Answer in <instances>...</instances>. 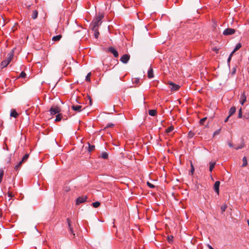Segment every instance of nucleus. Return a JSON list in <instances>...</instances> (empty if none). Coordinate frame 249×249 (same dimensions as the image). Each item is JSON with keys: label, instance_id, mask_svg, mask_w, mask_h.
Segmentation results:
<instances>
[{"label": "nucleus", "instance_id": "f257e3e1", "mask_svg": "<svg viewBox=\"0 0 249 249\" xmlns=\"http://www.w3.org/2000/svg\"><path fill=\"white\" fill-rule=\"evenodd\" d=\"M104 16L102 15L98 16L96 17L90 24V27L92 30H96V29H98V27L101 24V20L103 18Z\"/></svg>", "mask_w": 249, "mask_h": 249}, {"label": "nucleus", "instance_id": "f03ea898", "mask_svg": "<svg viewBox=\"0 0 249 249\" xmlns=\"http://www.w3.org/2000/svg\"><path fill=\"white\" fill-rule=\"evenodd\" d=\"M13 51L8 54L6 59L1 62V66L2 68L6 67L9 64L13 57Z\"/></svg>", "mask_w": 249, "mask_h": 249}, {"label": "nucleus", "instance_id": "7ed1b4c3", "mask_svg": "<svg viewBox=\"0 0 249 249\" xmlns=\"http://www.w3.org/2000/svg\"><path fill=\"white\" fill-rule=\"evenodd\" d=\"M49 111L50 112L51 115H53L56 114H58L60 111V109L59 107L57 106L52 107L50 109Z\"/></svg>", "mask_w": 249, "mask_h": 249}, {"label": "nucleus", "instance_id": "20e7f679", "mask_svg": "<svg viewBox=\"0 0 249 249\" xmlns=\"http://www.w3.org/2000/svg\"><path fill=\"white\" fill-rule=\"evenodd\" d=\"M168 85H169V88L172 91H176L180 88L179 85L176 84L172 82H169L168 83Z\"/></svg>", "mask_w": 249, "mask_h": 249}, {"label": "nucleus", "instance_id": "39448f33", "mask_svg": "<svg viewBox=\"0 0 249 249\" xmlns=\"http://www.w3.org/2000/svg\"><path fill=\"white\" fill-rule=\"evenodd\" d=\"M235 30L232 28H227L223 31V35L225 36L231 35L235 33Z\"/></svg>", "mask_w": 249, "mask_h": 249}, {"label": "nucleus", "instance_id": "423d86ee", "mask_svg": "<svg viewBox=\"0 0 249 249\" xmlns=\"http://www.w3.org/2000/svg\"><path fill=\"white\" fill-rule=\"evenodd\" d=\"M130 59V55L127 54H124L120 58V61L126 64L128 62Z\"/></svg>", "mask_w": 249, "mask_h": 249}, {"label": "nucleus", "instance_id": "0eeeda50", "mask_svg": "<svg viewBox=\"0 0 249 249\" xmlns=\"http://www.w3.org/2000/svg\"><path fill=\"white\" fill-rule=\"evenodd\" d=\"M87 199V197L86 196H79V197L77 198L76 200V204L77 205H79L81 203H84L86 201Z\"/></svg>", "mask_w": 249, "mask_h": 249}, {"label": "nucleus", "instance_id": "6e6552de", "mask_svg": "<svg viewBox=\"0 0 249 249\" xmlns=\"http://www.w3.org/2000/svg\"><path fill=\"white\" fill-rule=\"evenodd\" d=\"M108 52L112 53L115 57H117L119 55L118 52L114 49V48L111 47L108 49Z\"/></svg>", "mask_w": 249, "mask_h": 249}, {"label": "nucleus", "instance_id": "1a4fd4ad", "mask_svg": "<svg viewBox=\"0 0 249 249\" xmlns=\"http://www.w3.org/2000/svg\"><path fill=\"white\" fill-rule=\"evenodd\" d=\"M220 183V181H216L214 183V186H213L214 191L217 193V194L218 195L219 194V188Z\"/></svg>", "mask_w": 249, "mask_h": 249}, {"label": "nucleus", "instance_id": "9d476101", "mask_svg": "<svg viewBox=\"0 0 249 249\" xmlns=\"http://www.w3.org/2000/svg\"><path fill=\"white\" fill-rule=\"evenodd\" d=\"M246 101V96L245 92L243 93L240 96V103L241 105H243Z\"/></svg>", "mask_w": 249, "mask_h": 249}, {"label": "nucleus", "instance_id": "9b49d317", "mask_svg": "<svg viewBox=\"0 0 249 249\" xmlns=\"http://www.w3.org/2000/svg\"><path fill=\"white\" fill-rule=\"evenodd\" d=\"M147 76L150 79L154 77L153 71V69L151 68V67H150V68L149 69V70L148 71Z\"/></svg>", "mask_w": 249, "mask_h": 249}, {"label": "nucleus", "instance_id": "f8f14e48", "mask_svg": "<svg viewBox=\"0 0 249 249\" xmlns=\"http://www.w3.org/2000/svg\"><path fill=\"white\" fill-rule=\"evenodd\" d=\"M67 223H68V229H69L70 232L71 233H72L73 236H74L75 234L73 233L72 228L71 226V220L69 218H67Z\"/></svg>", "mask_w": 249, "mask_h": 249}, {"label": "nucleus", "instance_id": "ddd939ff", "mask_svg": "<svg viewBox=\"0 0 249 249\" xmlns=\"http://www.w3.org/2000/svg\"><path fill=\"white\" fill-rule=\"evenodd\" d=\"M82 107V106L80 105H73L72 106V108L75 111H80L81 110Z\"/></svg>", "mask_w": 249, "mask_h": 249}, {"label": "nucleus", "instance_id": "4468645a", "mask_svg": "<svg viewBox=\"0 0 249 249\" xmlns=\"http://www.w3.org/2000/svg\"><path fill=\"white\" fill-rule=\"evenodd\" d=\"M10 116L16 118L18 116V114L17 112L15 109H12L10 113Z\"/></svg>", "mask_w": 249, "mask_h": 249}, {"label": "nucleus", "instance_id": "2eb2a0df", "mask_svg": "<svg viewBox=\"0 0 249 249\" xmlns=\"http://www.w3.org/2000/svg\"><path fill=\"white\" fill-rule=\"evenodd\" d=\"M236 111V107H231L229 110V113L230 116L233 115Z\"/></svg>", "mask_w": 249, "mask_h": 249}, {"label": "nucleus", "instance_id": "dca6fc26", "mask_svg": "<svg viewBox=\"0 0 249 249\" xmlns=\"http://www.w3.org/2000/svg\"><path fill=\"white\" fill-rule=\"evenodd\" d=\"M38 16V12L36 10H34L33 11V14L32 15V18L33 19H35L37 18Z\"/></svg>", "mask_w": 249, "mask_h": 249}, {"label": "nucleus", "instance_id": "f3484780", "mask_svg": "<svg viewBox=\"0 0 249 249\" xmlns=\"http://www.w3.org/2000/svg\"><path fill=\"white\" fill-rule=\"evenodd\" d=\"M242 45L240 43H238L236 44L235 48L234 49L233 51L232 52V53H234L236 51L238 50L241 47Z\"/></svg>", "mask_w": 249, "mask_h": 249}, {"label": "nucleus", "instance_id": "a211bd4d", "mask_svg": "<svg viewBox=\"0 0 249 249\" xmlns=\"http://www.w3.org/2000/svg\"><path fill=\"white\" fill-rule=\"evenodd\" d=\"M215 164H216V162H210L209 171L210 172H212L213 171V169Z\"/></svg>", "mask_w": 249, "mask_h": 249}, {"label": "nucleus", "instance_id": "6ab92c4d", "mask_svg": "<svg viewBox=\"0 0 249 249\" xmlns=\"http://www.w3.org/2000/svg\"><path fill=\"white\" fill-rule=\"evenodd\" d=\"M149 114L152 116H155L157 114V111L155 109H150L148 111Z\"/></svg>", "mask_w": 249, "mask_h": 249}, {"label": "nucleus", "instance_id": "aec40b11", "mask_svg": "<svg viewBox=\"0 0 249 249\" xmlns=\"http://www.w3.org/2000/svg\"><path fill=\"white\" fill-rule=\"evenodd\" d=\"M62 37V36L59 35H57V36H54L53 38H52V40L54 41H59Z\"/></svg>", "mask_w": 249, "mask_h": 249}, {"label": "nucleus", "instance_id": "412c9836", "mask_svg": "<svg viewBox=\"0 0 249 249\" xmlns=\"http://www.w3.org/2000/svg\"><path fill=\"white\" fill-rule=\"evenodd\" d=\"M174 129V127L173 126H170L169 127H168L166 129V133H167V134H169L171 132H172Z\"/></svg>", "mask_w": 249, "mask_h": 249}, {"label": "nucleus", "instance_id": "4be33fe9", "mask_svg": "<svg viewBox=\"0 0 249 249\" xmlns=\"http://www.w3.org/2000/svg\"><path fill=\"white\" fill-rule=\"evenodd\" d=\"M62 116L61 114L58 113L56 116L55 120V122H58L60 121L62 119Z\"/></svg>", "mask_w": 249, "mask_h": 249}, {"label": "nucleus", "instance_id": "5701e85b", "mask_svg": "<svg viewBox=\"0 0 249 249\" xmlns=\"http://www.w3.org/2000/svg\"><path fill=\"white\" fill-rule=\"evenodd\" d=\"M22 163H23V161H22L21 160L20 161L18 162V163L15 166V169L16 170H18L20 168V167L21 165H22Z\"/></svg>", "mask_w": 249, "mask_h": 249}, {"label": "nucleus", "instance_id": "b1692460", "mask_svg": "<svg viewBox=\"0 0 249 249\" xmlns=\"http://www.w3.org/2000/svg\"><path fill=\"white\" fill-rule=\"evenodd\" d=\"M242 160H243V163L242 166V167L246 166L248 164V162H247L246 158L245 157H243Z\"/></svg>", "mask_w": 249, "mask_h": 249}, {"label": "nucleus", "instance_id": "393cba45", "mask_svg": "<svg viewBox=\"0 0 249 249\" xmlns=\"http://www.w3.org/2000/svg\"><path fill=\"white\" fill-rule=\"evenodd\" d=\"M29 158V154H26L25 155H24V156L22 157V160H21V161H23V162L26 161L27 159H28Z\"/></svg>", "mask_w": 249, "mask_h": 249}, {"label": "nucleus", "instance_id": "a878e982", "mask_svg": "<svg viewBox=\"0 0 249 249\" xmlns=\"http://www.w3.org/2000/svg\"><path fill=\"white\" fill-rule=\"evenodd\" d=\"M4 175V171L2 169L0 170V183L1 182Z\"/></svg>", "mask_w": 249, "mask_h": 249}, {"label": "nucleus", "instance_id": "bb28decb", "mask_svg": "<svg viewBox=\"0 0 249 249\" xmlns=\"http://www.w3.org/2000/svg\"><path fill=\"white\" fill-rule=\"evenodd\" d=\"M101 157L104 159H107L108 157V154L106 152H103L102 153Z\"/></svg>", "mask_w": 249, "mask_h": 249}, {"label": "nucleus", "instance_id": "cd10ccee", "mask_svg": "<svg viewBox=\"0 0 249 249\" xmlns=\"http://www.w3.org/2000/svg\"><path fill=\"white\" fill-rule=\"evenodd\" d=\"M100 205V203L99 202L96 201L95 202L92 203V205L94 208H97Z\"/></svg>", "mask_w": 249, "mask_h": 249}, {"label": "nucleus", "instance_id": "c85d7f7f", "mask_svg": "<svg viewBox=\"0 0 249 249\" xmlns=\"http://www.w3.org/2000/svg\"><path fill=\"white\" fill-rule=\"evenodd\" d=\"M244 146V144L243 143H241L239 145H237L235 147H234V148L236 150L242 149Z\"/></svg>", "mask_w": 249, "mask_h": 249}, {"label": "nucleus", "instance_id": "c756f323", "mask_svg": "<svg viewBox=\"0 0 249 249\" xmlns=\"http://www.w3.org/2000/svg\"><path fill=\"white\" fill-rule=\"evenodd\" d=\"M94 32V36L96 38L98 37L99 33L98 32V29H96V30H93Z\"/></svg>", "mask_w": 249, "mask_h": 249}, {"label": "nucleus", "instance_id": "7c9ffc66", "mask_svg": "<svg viewBox=\"0 0 249 249\" xmlns=\"http://www.w3.org/2000/svg\"><path fill=\"white\" fill-rule=\"evenodd\" d=\"M227 206L226 204H224L221 207V212L223 213L225 211L226 209H227Z\"/></svg>", "mask_w": 249, "mask_h": 249}, {"label": "nucleus", "instance_id": "2f4dec72", "mask_svg": "<svg viewBox=\"0 0 249 249\" xmlns=\"http://www.w3.org/2000/svg\"><path fill=\"white\" fill-rule=\"evenodd\" d=\"M90 75H91V72H89L87 74V75L86 77V79H85L86 81H90Z\"/></svg>", "mask_w": 249, "mask_h": 249}, {"label": "nucleus", "instance_id": "473e14b6", "mask_svg": "<svg viewBox=\"0 0 249 249\" xmlns=\"http://www.w3.org/2000/svg\"><path fill=\"white\" fill-rule=\"evenodd\" d=\"M207 120V118L206 117H205V118H203L202 119H201L200 121H199V123H200V124H201V125H203L205 122V121Z\"/></svg>", "mask_w": 249, "mask_h": 249}, {"label": "nucleus", "instance_id": "72a5a7b5", "mask_svg": "<svg viewBox=\"0 0 249 249\" xmlns=\"http://www.w3.org/2000/svg\"><path fill=\"white\" fill-rule=\"evenodd\" d=\"M238 117L239 118H241L242 117V108H240L239 110Z\"/></svg>", "mask_w": 249, "mask_h": 249}, {"label": "nucleus", "instance_id": "f704fd0d", "mask_svg": "<svg viewBox=\"0 0 249 249\" xmlns=\"http://www.w3.org/2000/svg\"><path fill=\"white\" fill-rule=\"evenodd\" d=\"M220 131H221V129L220 128V129L216 130L215 131H214L213 133V136L218 135L220 133Z\"/></svg>", "mask_w": 249, "mask_h": 249}, {"label": "nucleus", "instance_id": "c9c22d12", "mask_svg": "<svg viewBox=\"0 0 249 249\" xmlns=\"http://www.w3.org/2000/svg\"><path fill=\"white\" fill-rule=\"evenodd\" d=\"M26 75V74L24 72L22 71L20 74L19 77H21V78H24V77H25Z\"/></svg>", "mask_w": 249, "mask_h": 249}, {"label": "nucleus", "instance_id": "e433bc0d", "mask_svg": "<svg viewBox=\"0 0 249 249\" xmlns=\"http://www.w3.org/2000/svg\"><path fill=\"white\" fill-rule=\"evenodd\" d=\"M94 148H95V146L94 145H90L89 144V151H92L93 150H94Z\"/></svg>", "mask_w": 249, "mask_h": 249}, {"label": "nucleus", "instance_id": "4c0bfd02", "mask_svg": "<svg viewBox=\"0 0 249 249\" xmlns=\"http://www.w3.org/2000/svg\"><path fill=\"white\" fill-rule=\"evenodd\" d=\"M147 184L151 188H153L155 187V186L153 184H151L149 182H147Z\"/></svg>", "mask_w": 249, "mask_h": 249}, {"label": "nucleus", "instance_id": "58836bf2", "mask_svg": "<svg viewBox=\"0 0 249 249\" xmlns=\"http://www.w3.org/2000/svg\"><path fill=\"white\" fill-rule=\"evenodd\" d=\"M188 136L190 138H192L194 136V133H192L191 131H190L188 134Z\"/></svg>", "mask_w": 249, "mask_h": 249}, {"label": "nucleus", "instance_id": "ea45409f", "mask_svg": "<svg viewBox=\"0 0 249 249\" xmlns=\"http://www.w3.org/2000/svg\"><path fill=\"white\" fill-rule=\"evenodd\" d=\"M173 238V236H168V240L169 241V242H171L172 241V239Z\"/></svg>", "mask_w": 249, "mask_h": 249}, {"label": "nucleus", "instance_id": "a19ab883", "mask_svg": "<svg viewBox=\"0 0 249 249\" xmlns=\"http://www.w3.org/2000/svg\"><path fill=\"white\" fill-rule=\"evenodd\" d=\"M233 53H232V52L230 54V55H229V58L228 59V62H230L231 59V56L232 55H233Z\"/></svg>", "mask_w": 249, "mask_h": 249}, {"label": "nucleus", "instance_id": "79ce46f5", "mask_svg": "<svg viewBox=\"0 0 249 249\" xmlns=\"http://www.w3.org/2000/svg\"><path fill=\"white\" fill-rule=\"evenodd\" d=\"M8 196L9 197H13V195H12V193L10 192H9L8 193Z\"/></svg>", "mask_w": 249, "mask_h": 249}, {"label": "nucleus", "instance_id": "37998d69", "mask_svg": "<svg viewBox=\"0 0 249 249\" xmlns=\"http://www.w3.org/2000/svg\"><path fill=\"white\" fill-rule=\"evenodd\" d=\"M228 143L229 146L230 147H233V144H232V142H229Z\"/></svg>", "mask_w": 249, "mask_h": 249}, {"label": "nucleus", "instance_id": "c03bdc74", "mask_svg": "<svg viewBox=\"0 0 249 249\" xmlns=\"http://www.w3.org/2000/svg\"><path fill=\"white\" fill-rule=\"evenodd\" d=\"M25 5L26 8H27L28 9H29L31 6V5L25 4Z\"/></svg>", "mask_w": 249, "mask_h": 249}, {"label": "nucleus", "instance_id": "a18cd8bd", "mask_svg": "<svg viewBox=\"0 0 249 249\" xmlns=\"http://www.w3.org/2000/svg\"><path fill=\"white\" fill-rule=\"evenodd\" d=\"M192 168H191V173L192 174H193V172L194 171V168L192 164H191Z\"/></svg>", "mask_w": 249, "mask_h": 249}, {"label": "nucleus", "instance_id": "49530a36", "mask_svg": "<svg viewBox=\"0 0 249 249\" xmlns=\"http://www.w3.org/2000/svg\"><path fill=\"white\" fill-rule=\"evenodd\" d=\"M231 116L229 115L225 119V122H227Z\"/></svg>", "mask_w": 249, "mask_h": 249}, {"label": "nucleus", "instance_id": "de8ad7c7", "mask_svg": "<svg viewBox=\"0 0 249 249\" xmlns=\"http://www.w3.org/2000/svg\"><path fill=\"white\" fill-rule=\"evenodd\" d=\"M139 81V79H135V81H134V82H135L136 83H138Z\"/></svg>", "mask_w": 249, "mask_h": 249}, {"label": "nucleus", "instance_id": "09e8293b", "mask_svg": "<svg viewBox=\"0 0 249 249\" xmlns=\"http://www.w3.org/2000/svg\"><path fill=\"white\" fill-rule=\"evenodd\" d=\"M113 125H114V124H108V125L107 126V127H112V126H113Z\"/></svg>", "mask_w": 249, "mask_h": 249}, {"label": "nucleus", "instance_id": "8fccbe9b", "mask_svg": "<svg viewBox=\"0 0 249 249\" xmlns=\"http://www.w3.org/2000/svg\"><path fill=\"white\" fill-rule=\"evenodd\" d=\"M208 248H209V249H214L211 246H210V245H208Z\"/></svg>", "mask_w": 249, "mask_h": 249}, {"label": "nucleus", "instance_id": "3c124183", "mask_svg": "<svg viewBox=\"0 0 249 249\" xmlns=\"http://www.w3.org/2000/svg\"><path fill=\"white\" fill-rule=\"evenodd\" d=\"M247 222H248V225H249V220H247Z\"/></svg>", "mask_w": 249, "mask_h": 249}, {"label": "nucleus", "instance_id": "603ef678", "mask_svg": "<svg viewBox=\"0 0 249 249\" xmlns=\"http://www.w3.org/2000/svg\"><path fill=\"white\" fill-rule=\"evenodd\" d=\"M5 148H6V149H7V150H8V147H7V145H6Z\"/></svg>", "mask_w": 249, "mask_h": 249}]
</instances>
